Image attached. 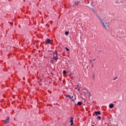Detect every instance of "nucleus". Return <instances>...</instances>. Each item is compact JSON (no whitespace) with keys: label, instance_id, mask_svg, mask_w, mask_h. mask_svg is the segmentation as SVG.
<instances>
[{"label":"nucleus","instance_id":"nucleus-5","mask_svg":"<svg viewBox=\"0 0 126 126\" xmlns=\"http://www.w3.org/2000/svg\"><path fill=\"white\" fill-rule=\"evenodd\" d=\"M70 126H72L73 125V117H71L70 118Z\"/></svg>","mask_w":126,"mask_h":126},{"label":"nucleus","instance_id":"nucleus-13","mask_svg":"<svg viewBox=\"0 0 126 126\" xmlns=\"http://www.w3.org/2000/svg\"><path fill=\"white\" fill-rule=\"evenodd\" d=\"M88 93L89 94V95L90 96V97L91 96V93H90V92H88Z\"/></svg>","mask_w":126,"mask_h":126},{"label":"nucleus","instance_id":"nucleus-10","mask_svg":"<svg viewBox=\"0 0 126 126\" xmlns=\"http://www.w3.org/2000/svg\"><path fill=\"white\" fill-rule=\"evenodd\" d=\"M70 99H71L73 101V102H74V99H73V96L72 95H71V96L70 97Z\"/></svg>","mask_w":126,"mask_h":126},{"label":"nucleus","instance_id":"nucleus-8","mask_svg":"<svg viewBox=\"0 0 126 126\" xmlns=\"http://www.w3.org/2000/svg\"><path fill=\"white\" fill-rule=\"evenodd\" d=\"M46 42L47 43V44H50L51 43V39L48 38Z\"/></svg>","mask_w":126,"mask_h":126},{"label":"nucleus","instance_id":"nucleus-27","mask_svg":"<svg viewBox=\"0 0 126 126\" xmlns=\"http://www.w3.org/2000/svg\"><path fill=\"white\" fill-rule=\"evenodd\" d=\"M77 87H78V85H77Z\"/></svg>","mask_w":126,"mask_h":126},{"label":"nucleus","instance_id":"nucleus-14","mask_svg":"<svg viewBox=\"0 0 126 126\" xmlns=\"http://www.w3.org/2000/svg\"><path fill=\"white\" fill-rule=\"evenodd\" d=\"M65 35H68V32H65Z\"/></svg>","mask_w":126,"mask_h":126},{"label":"nucleus","instance_id":"nucleus-20","mask_svg":"<svg viewBox=\"0 0 126 126\" xmlns=\"http://www.w3.org/2000/svg\"><path fill=\"white\" fill-rule=\"evenodd\" d=\"M77 90H78V91H80V88H79Z\"/></svg>","mask_w":126,"mask_h":126},{"label":"nucleus","instance_id":"nucleus-23","mask_svg":"<svg viewBox=\"0 0 126 126\" xmlns=\"http://www.w3.org/2000/svg\"><path fill=\"white\" fill-rule=\"evenodd\" d=\"M92 66L93 68V67H94V66H93V64H92Z\"/></svg>","mask_w":126,"mask_h":126},{"label":"nucleus","instance_id":"nucleus-4","mask_svg":"<svg viewBox=\"0 0 126 126\" xmlns=\"http://www.w3.org/2000/svg\"><path fill=\"white\" fill-rule=\"evenodd\" d=\"M4 124L6 125V124H7L8 122H9V117H8L6 120H4Z\"/></svg>","mask_w":126,"mask_h":126},{"label":"nucleus","instance_id":"nucleus-7","mask_svg":"<svg viewBox=\"0 0 126 126\" xmlns=\"http://www.w3.org/2000/svg\"><path fill=\"white\" fill-rule=\"evenodd\" d=\"M109 107L110 109H113V108H114V104L110 103L109 105Z\"/></svg>","mask_w":126,"mask_h":126},{"label":"nucleus","instance_id":"nucleus-16","mask_svg":"<svg viewBox=\"0 0 126 126\" xmlns=\"http://www.w3.org/2000/svg\"><path fill=\"white\" fill-rule=\"evenodd\" d=\"M97 119H98V120H101V116H98Z\"/></svg>","mask_w":126,"mask_h":126},{"label":"nucleus","instance_id":"nucleus-18","mask_svg":"<svg viewBox=\"0 0 126 126\" xmlns=\"http://www.w3.org/2000/svg\"><path fill=\"white\" fill-rule=\"evenodd\" d=\"M66 97H69V98H70V95H66Z\"/></svg>","mask_w":126,"mask_h":126},{"label":"nucleus","instance_id":"nucleus-21","mask_svg":"<svg viewBox=\"0 0 126 126\" xmlns=\"http://www.w3.org/2000/svg\"><path fill=\"white\" fill-rule=\"evenodd\" d=\"M117 78H118V77H116L115 78H114V79H113V80H116V79H117Z\"/></svg>","mask_w":126,"mask_h":126},{"label":"nucleus","instance_id":"nucleus-1","mask_svg":"<svg viewBox=\"0 0 126 126\" xmlns=\"http://www.w3.org/2000/svg\"><path fill=\"white\" fill-rule=\"evenodd\" d=\"M97 17L99 19V20H100L101 23H102L103 27L104 28H107V26H108V24L107 23V22H105V23H104L103 22V20H102L101 19V17L99 16H97Z\"/></svg>","mask_w":126,"mask_h":126},{"label":"nucleus","instance_id":"nucleus-25","mask_svg":"<svg viewBox=\"0 0 126 126\" xmlns=\"http://www.w3.org/2000/svg\"><path fill=\"white\" fill-rule=\"evenodd\" d=\"M94 61H96V59H94Z\"/></svg>","mask_w":126,"mask_h":126},{"label":"nucleus","instance_id":"nucleus-11","mask_svg":"<svg viewBox=\"0 0 126 126\" xmlns=\"http://www.w3.org/2000/svg\"><path fill=\"white\" fill-rule=\"evenodd\" d=\"M66 51H67V52H69V49L68 48H67V47H65V48Z\"/></svg>","mask_w":126,"mask_h":126},{"label":"nucleus","instance_id":"nucleus-2","mask_svg":"<svg viewBox=\"0 0 126 126\" xmlns=\"http://www.w3.org/2000/svg\"><path fill=\"white\" fill-rule=\"evenodd\" d=\"M53 60H55V61L58 60V52H57V50L55 51V53L53 55Z\"/></svg>","mask_w":126,"mask_h":126},{"label":"nucleus","instance_id":"nucleus-3","mask_svg":"<svg viewBox=\"0 0 126 126\" xmlns=\"http://www.w3.org/2000/svg\"><path fill=\"white\" fill-rule=\"evenodd\" d=\"M79 3H80V1H75L74 4L73 5V7H74V6H76V5H78V4H79Z\"/></svg>","mask_w":126,"mask_h":126},{"label":"nucleus","instance_id":"nucleus-9","mask_svg":"<svg viewBox=\"0 0 126 126\" xmlns=\"http://www.w3.org/2000/svg\"><path fill=\"white\" fill-rule=\"evenodd\" d=\"M77 105H78V106H81V105H82V102H81V101H79V102L77 103Z\"/></svg>","mask_w":126,"mask_h":126},{"label":"nucleus","instance_id":"nucleus-12","mask_svg":"<svg viewBox=\"0 0 126 126\" xmlns=\"http://www.w3.org/2000/svg\"><path fill=\"white\" fill-rule=\"evenodd\" d=\"M63 74H66V71L63 70Z\"/></svg>","mask_w":126,"mask_h":126},{"label":"nucleus","instance_id":"nucleus-17","mask_svg":"<svg viewBox=\"0 0 126 126\" xmlns=\"http://www.w3.org/2000/svg\"><path fill=\"white\" fill-rule=\"evenodd\" d=\"M90 63H93V61H92V60H90Z\"/></svg>","mask_w":126,"mask_h":126},{"label":"nucleus","instance_id":"nucleus-19","mask_svg":"<svg viewBox=\"0 0 126 126\" xmlns=\"http://www.w3.org/2000/svg\"><path fill=\"white\" fill-rule=\"evenodd\" d=\"M93 78H94H94H95V75H93Z\"/></svg>","mask_w":126,"mask_h":126},{"label":"nucleus","instance_id":"nucleus-15","mask_svg":"<svg viewBox=\"0 0 126 126\" xmlns=\"http://www.w3.org/2000/svg\"><path fill=\"white\" fill-rule=\"evenodd\" d=\"M50 62H51V63H54V60H51Z\"/></svg>","mask_w":126,"mask_h":126},{"label":"nucleus","instance_id":"nucleus-26","mask_svg":"<svg viewBox=\"0 0 126 126\" xmlns=\"http://www.w3.org/2000/svg\"><path fill=\"white\" fill-rule=\"evenodd\" d=\"M40 81L42 82V79H40Z\"/></svg>","mask_w":126,"mask_h":126},{"label":"nucleus","instance_id":"nucleus-24","mask_svg":"<svg viewBox=\"0 0 126 126\" xmlns=\"http://www.w3.org/2000/svg\"><path fill=\"white\" fill-rule=\"evenodd\" d=\"M69 76H71V73L69 75Z\"/></svg>","mask_w":126,"mask_h":126},{"label":"nucleus","instance_id":"nucleus-6","mask_svg":"<svg viewBox=\"0 0 126 126\" xmlns=\"http://www.w3.org/2000/svg\"><path fill=\"white\" fill-rule=\"evenodd\" d=\"M94 113L95 116H99V115H101V112L100 111H95Z\"/></svg>","mask_w":126,"mask_h":126},{"label":"nucleus","instance_id":"nucleus-28","mask_svg":"<svg viewBox=\"0 0 126 126\" xmlns=\"http://www.w3.org/2000/svg\"><path fill=\"white\" fill-rule=\"evenodd\" d=\"M92 126H94V125H92Z\"/></svg>","mask_w":126,"mask_h":126},{"label":"nucleus","instance_id":"nucleus-22","mask_svg":"<svg viewBox=\"0 0 126 126\" xmlns=\"http://www.w3.org/2000/svg\"><path fill=\"white\" fill-rule=\"evenodd\" d=\"M10 25H12L13 23H10Z\"/></svg>","mask_w":126,"mask_h":126}]
</instances>
